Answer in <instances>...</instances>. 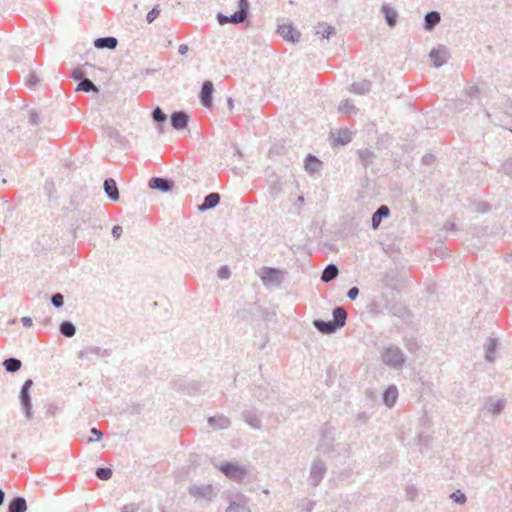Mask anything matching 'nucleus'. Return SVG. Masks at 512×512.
Returning <instances> with one entry per match:
<instances>
[{
	"instance_id": "nucleus-25",
	"label": "nucleus",
	"mask_w": 512,
	"mask_h": 512,
	"mask_svg": "<svg viewBox=\"0 0 512 512\" xmlns=\"http://www.w3.org/2000/svg\"><path fill=\"white\" fill-rule=\"evenodd\" d=\"M322 162L314 155L309 154L305 159V170L309 174L317 173L322 169Z\"/></svg>"
},
{
	"instance_id": "nucleus-40",
	"label": "nucleus",
	"mask_w": 512,
	"mask_h": 512,
	"mask_svg": "<svg viewBox=\"0 0 512 512\" xmlns=\"http://www.w3.org/2000/svg\"><path fill=\"white\" fill-rule=\"evenodd\" d=\"M339 112L343 114H355L357 112V108L353 104V102L349 99H345L340 102L338 106Z\"/></svg>"
},
{
	"instance_id": "nucleus-15",
	"label": "nucleus",
	"mask_w": 512,
	"mask_h": 512,
	"mask_svg": "<svg viewBox=\"0 0 512 512\" xmlns=\"http://www.w3.org/2000/svg\"><path fill=\"white\" fill-rule=\"evenodd\" d=\"M353 133L349 129H339L331 132L334 146H344L352 141Z\"/></svg>"
},
{
	"instance_id": "nucleus-17",
	"label": "nucleus",
	"mask_w": 512,
	"mask_h": 512,
	"mask_svg": "<svg viewBox=\"0 0 512 512\" xmlns=\"http://www.w3.org/2000/svg\"><path fill=\"white\" fill-rule=\"evenodd\" d=\"M170 120L174 129L182 130L187 127L189 116L185 111H176L172 113Z\"/></svg>"
},
{
	"instance_id": "nucleus-13",
	"label": "nucleus",
	"mask_w": 512,
	"mask_h": 512,
	"mask_svg": "<svg viewBox=\"0 0 512 512\" xmlns=\"http://www.w3.org/2000/svg\"><path fill=\"white\" fill-rule=\"evenodd\" d=\"M277 31L280 36L292 43L299 42L301 37L300 32L290 24L279 25Z\"/></svg>"
},
{
	"instance_id": "nucleus-12",
	"label": "nucleus",
	"mask_w": 512,
	"mask_h": 512,
	"mask_svg": "<svg viewBox=\"0 0 512 512\" xmlns=\"http://www.w3.org/2000/svg\"><path fill=\"white\" fill-rule=\"evenodd\" d=\"M248 498L242 494H237L233 500L230 501L226 512H251L248 506Z\"/></svg>"
},
{
	"instance_id": "nucleus-23",
	"label": "nucleus",
	"mask_w": 512,
	"mask_h": 512,
	"mask_svg": "<svg viewBox=\"0 0 512 512\" xmlns=\"http://www.w3.org/2000/svg\"><path fill=\"white\" fill-rule=\"evenodd\" d=\"M94 45L98 49H115L118 45L117 38L113 36L99 37L94 41Z\"/></svg>"
},
{
	"instance_id": "nucleus-18",
	"label": "nucleus",
	"mask_w": 512,
	"mask_h": 512,
	"mask_svg": "<svg viewBox=\"0 0 512 512\" xmlns=\"http://www.w3.org/2000/svg\"><path fill=\"white\" fill-rule=\"evenodd\" d=\"M207 422L214 430L227 429L231 425L230 419L222 414L209 417Z\"/></svg>"
},
{
	"instance_id": "nucleus-10",
	"label": "nucleus",
	"mask_w": 512,
	"mask_h": 512,
	"mask_svg": "<svg viewBox=\"0 0 512 512\" xmlns=\"http://www.w3.org/2000/svg\"><path fill=\"white\" fill-rule=\"evenodd\" d=\"M242 419L247 423L252 429L260 430L262 428V420L258 413V410L255 408H247L242 411Z\"/></svg>"
},
{
	"instance_id": "nucleus-6",
	"label": "nucleus",
	"mask_w": 512,
	"mask_h": 512,
	"mask_svg": "<svg viewBox=\"0 0 512 512\" xmlns=\"http://www.w3.org/2000/svg\"><path fill=\"white\" fill-rule=\"evenodd\" d=\"M32 385H33V381L31 379H27L23 383V385L21 387V391H20L21 406L24 410L25 417L27 420H31L33 417L32 401H31V396H30V389H31Z\"/></svg>"
},
{
	"instance_id": "nucleus-34",
	"label": "nucleus",
	"mask_w": 512,
	"mask_h": 512,
	"mask_svg": "<svg viewBox=\"0 0 512 512\" xmlns=\"http://www.w3.org/2000/svg\"><path fill=\"white\" fill-rule=\"evenodd\" d=\"M336 30L333 26L328 25L327 23H319L315 34L321 37L322 39H329L331 35H334Z\"/></svg>"
},
{
	"instance_id": "nucleus-59",
	"label": "nucleus",
	"mask_w": 512,
	"mask_h": 512,
	"mask_svg": "<svg viewBox=\"0 0 512 512\" xmlns=\"http://www.w3.org/2000/svg\"><path fill=\"white\" fill-rule=\"evenodd\" d=\"M435 157L432 154H426L422 157V163L430 165L434 161Z\"/></svg>"
},
{
	"instance_id": "nucleus-5",
	"label": "nucleus",
	"mask_w": 512,
	"mask_h": 512,
	"mask_svg": "<svg viewBox=\"0 0 512 512\" xmlns=\"http://www.w3.org/2000/svg\"><path fill=\"white\" fill-rule=\"evenodd\" d=\"M260 278L265 286L273 285L279 287L284 280V272L272 267H263L260 272Z\"/></svg>"
},
{
	"instance_id": "nucleus-35",
	"label": "nucleus",
	"mask_w": 512,
	"mask_h": 512,
	"mask_svg": "<svg viewBox=\"0 0 512 512\" xmlns=\"http://www.w3.org/2000/svg\"><path fill=\"white\" fill-rule=\"evenodd\" d=\"M3 366L8 373H16L21 369L22 362L17 358L9 357L3 361Z\"/></svg>"
},
{
	"instance_id": "nucleus-47",
	"label": "nucleus",
	"mask_w": 512,
	"mask_h": 512,
	"mask_svg": "<svg viewBox=\"0 0 512 512\" xmlns=\"http://www.w3.org/2000/svg\"><path fill=\"white\" fill-rule=\"evenodd\" d=\"M59 407L55 403H50L46 406V417L51 418L57 414Z\"/></svg>"
},
{
	"instance_id": "nucleus-27",
	"label": "nucleus",
	"mask_w": 512,
	"mask_h": 512,
	"mask_svg": "<svg viewBox=\"0 0 512 512\" xmlns=\"http://www.w3.org/2000/svg\"><path fill=\"white\" fill-rule=\"evenodd\" d=\"M441 20L440 13L438 11H430L426 13L424 17V27L426 30L431 31L439 24Z\"/></svg>"
},
{
	"instance_id": "nucleus-52",
	"label": "nucleus",
	"mask_w": 512,
	"mask_h": 512,
	"mask_svg": "<svg viewBox=\"0 0 512 512\" xmlns=\"http://www.w3.org/2000/svg\"><path fill=\"white\" fill-rule=\"evenodd\" d=\"M314 506H315V502L312 501V500H304L303 504H302V510H304L305 512H312V510L314 509Z\"/></svg>"
},
{
	"instance_id": "nucleus-29",
	"label": "nucleus",
	"mask_w": 512,
	"mask_h": 512,
	"mask_svg": "<svg viewBox=\"0 0 512 512\" xmlns=\"http://www.w3.org/2000/svg\"><path fill=\"white\" fill-rule=\"evenodd\" d=\"M371 87H372V82L370 80L364 79L359 82H354L351 85L350 91L355 94L364 95V94H367L368 92H370Z\"/></svg>"
},
{
	"instance_id": "nucleus-7",
	"label": "nucleus",
	"mask_w": 512,
	"mask_h": 512,
	"mask_svg": "<svg viewBox=\"0 0 512 512\" xmlns=\"http://www.w3.org/2000/svg\"><path fill=\"white\" fill-rule=\"evenodd\" d=\"M327 472L326 464L321 459H315L310 468L309 483L312 487H317Z\"/></svg>"
},
{
	"instance_id": "nucleus-61",
	"label": "nucleus",
	"mask_w": 512,
	"mask_h": 512,
	"mask_svg": "<svg viewBox=\"0 0 512 512\" xmlns=\"http://www.w3.org/2000/svg\"><path fill=\"white\" fill-rule=\"evenodd\" d=\"M21 322L24 327L29 328L32 326V319L28 316L22 317Z\"/></svg>"
},
{
	"instance_id": "nucleus-2",
	"label": "nucleus",
	"mask_w": 512,
	"mask_h": 512,
	"mask_svg": "<svg viewBox=\"0 0 512 512\" xmlns=\"http://www.w3.org/2000/svg\"><path fill=\"white\" fill-rule=\"evenodd\" d=\"M188 492L196 502L209 503L217 496L219 489L212 484L195 483L189 486Z\"/></svg>"
},
{
	"instance_id": "nucleus-22",
	"label": "nucleus",
	"mask_w": 512,
	"mask_h": 512,
	"mask_svg": "<svg viewBox=\"0 0 512 512\" xmlns=\"http://www.w3.org/2000/svg\"><path fill=\"white\" fill-rule=\"evenodd\" d=\"M314 327L323 334H332L338 330V327L333 321H324L321 319H315L313 321Z\"/></svg>"
},
{
	"instance_id": "nucleus-21",
	"label": "nucleus",
	"mask_w": 512,
	"mask_h": 512,
	"mask_svg": "<svg viewBox=\"0 0 512 512\" xmlns=\"http://www.w3.org/2000/svg\"><path fill=\"white\" fill-rule=\"evenodd\" d=\"M104 191L109 199L112 201L119 200V190L116 181L112 178H107L103 184Z\"/></svg>"
},
{
	"instance_id": "nucleus-31",
	"label": "nucleus",
	"mask_w": 512,
	"mask_h": 512,
	"mask_svg": "<svg viewBox=\"0 0 512 512\" xmlns=\"http://www.w3.org/2000/svg\"><path fill=\"white\" fill-rule=\"evenodd\" d=\"M268 184L269 194L274 198L279 196L280 193L282 192V184L280 182L279 177L276 174H273L272 176L269 177Z\"/></svg>"
},
{
	"instance_id": "nucleus-8",
	"label": "nucleus",
	"mask_w": 512,
	"mask_h": 512,
	"mask_svg": "<svg viewBox=\"0 0 512 512\" xmlns=\"http://www.w3.org/2000/svg\"><path fill=\"white\" fill-rule=\"evenodd\" d=\"M334 437L332 429L325 424L321 428V439L318 444V450L324 454L331 453L333 451Z\"/></svg>"
},
{
	"instance_id": "nucleus-58",
	"label": "nucleus",
	"mask_w": 512,
	"mask_h": 512,
	"mask_svg": "<svg viewBox=\"0 0 512 512\" xmlns=\"http://www.w3.org/2000/svg\"><path fill=\"white\" fill-rule=\"evenodd\" d=\"M369 419H370V415L367 412L363 411V412H359L357 414V420L362 423H366Z\"/></svg>"
},
{
	"instance_id": "nucleus-30",
	"label": "nucleus",
	"mask_w": 512,
	"mask_h": 512,
	"mask_svg": "<svg viewBox=\"0 0 512 512\" xmlns=\"http://www.w3.org/2000/svg\"><path fill=\"white\" fill-rule=\"evenodd\" d=\"M27 504L25 498L14 497L8 504V512H26Z\"/></svg>"
},
{
	"instance_id": "nucleus-39",
	"label": "nucleus",
	"mask_w": 512,
	"mask_h": 512,
	"mask_svg": "<svg viewBox=\"0 0 512 512\" xmlns=\"http://www.w3.org/2000/svg\"><path fill=\"white\" fill-rule=\"evenodd\" d=\"M76 91H83V92H99L98 87L88 78L82 79L77 88Z\"/></svg>"
},
{
	"instance_id": "nucleus-43",
	"label": "nucleus",
	"mask_w": 512,
	"mask_h": 512,
	"mask_svg": "<svg viewBox=\"0 0 512 512\" xmlns=\"http://www.w3.org/2000/svg\"><path fill=\"white\" fill-rule=\"evenodd\" d=\"M450 498L457 504L463 505L467 498L466 495L461 490H456L455 492L451 493Z\"/></svg>"
},
{
	"instance_id": "nucleus-56",
	"label": "nucleus",
	"mask_w": 512,
	"mask_h": 512,
	"mask_svg": "<svg viewBox=\"0 0 512 512\" xmlns=\"http://www.w3.org/2000/svg\"><path fill=\"white\" fill-rule=\"evenodd\" d=\"M90 432L96 436L95 441H99L103 436L102 432L95 427L91 428ZM93 441H94V439H92V438L88 439V442H93Z\"/></svg>"
},
{
	"instance_id": "nucleus-45",
	"label": "nucleus",
	"mask_w": 512,
	"mask_h": 512,
	"mask_svg": "<svg viewBox=\"0 0 512 512\" xmlns=\"http://www.w3.org/2000/svg\"><path fill=\"white\" fill-rule=\"evenodd\" d=\"M160 14V9H159V6L156 5L155 7H153L148 13H147V16H146V20L148 23H152Z\"/></svg>"
},
{
	"instance_id": "nucleus-49",
	"label": "nucleus",
	"mask_w": 512,
	"mask_h": 512,
	"mask_svg": "<svg viewBox=\"0 0 512 512\" xmlns=\"http://www.w3.org/2000/svg\"><path fill=\"white\" fill-rule=\"evenodd\" d=\"M501 169L506 175L512 176V157L501 165Z\"/></svg>"
},
{
	"instance_id": "nucleus-16",
	"label": "nucleus",
	"mask_w": 512,
	"mask_h": 512,
	"mask_svg": "<svg viewBox=\"0 0 512 512\" xmlns=\"http://www.w3.org/2000/svg\"><path fill=\"white\" fill-rule=\"evenodd\" d=\"M214 91V86L211 81H205L202 84L201 92H200V100L204 107L210 108L212 106V95Z\"/></svg>"
},
{
	"instance_id": "nucleus-11",
	"label": "nucleus",
	"mask_w": 512,
	"mask_h": 512,
	"mask_svg": "<svg viewBox=\"0 0 512 512\" xmlns=\"http://www.w3.org/2000/svg\"><path fill=\"white\" fill-rule=\"evenodd\" d=\"M148 186L152 190H159L167 193L172 191L174 188V181L169 178L152 177L148 182Z\"/></svg>"
},
{
	"instance_id": "nucleus-33",
	"label": "nucleus",
	"mask_w": 512,
	"mask_h": 512,
	"mask_svg": "<svg viewBox=\"0 0 512 512\" xmlns=\"http://www.w3.org/2000/svg\"><path fill=\"white\" fill-rule=\"evenodd\" d=\"M338 273H339V269L335 264H333V263L328 264L322 271L321 280L324 283H328V282L334 280L338 276Z\"/></svg>"
},
{
	"instance_id": "nucleus-48",
	"label": "nucleus",
	"mask_w": 512,
	"mask_h": 512,
	"mask_svg": "<svg viewBox=\"0 0 512 512\" xmlns=\"http://www.w3.org/2000/svg\"><path fill=\"white\" fill-rule=\"evenodd\" d=\"M406 348L409 352L416 353L419 350L420 346L415 339L411 338L407 340Z\"/></svg>"
},
{
	"instance_id": "nucleus-9",
	"label": "nucleus",
	"mask_w": 512,
	"mask_h": 512,
	"mask_svg": "<svg viewBox=\"0 0 512 512\" xmlns=\"http://www.w3.org/2000/svg\"><path fill=\"white\" fill-rule=\"evenodd\" d=\"M449 50L444 45H438L433 48L429 53V58L434 67L439 68L443 66L449 59Z\"/></svg>"
},
{
	"instance_id": "nucleus-41",
	"label": "nucleus",
	"mask_w": 512,
	"mask_h": 512,
	"mask_svg": "<svg viewBox=\"0 0 512 512\" xmlns=\"http://www.w3.org/2000/svg\"><path fill=\"white\" fill-rule=\"evenodd\" d=\"M505 407V400L504 399H498L497 401L495 402H492L490 405H489V412H491L493 415H498L502 412V410L504 409Z\"/></svg>"
},
{
	"instance_id": "nucleus-3",
	"label": "nucleus",
	"mask_w": 512,
	"mask_h": 512,
	"mask_svg": "<svg viewBox=\"0 0 512 512\" xmlns=\"http://www.w3.org/2000/svg\"><path fill=\"white\" fill-rule=\"evenodd\" d=\"M249 11V2L248 0H238V10L234 12L230 16H226L222 13L217 14V21L220 25H224L227 23L239 24L243 23Z\"/></svg>"
},
{
	"instance_id": "nucleus-19",
	"label": "nucleus",
	"mask_w": 512,
	"mask_h": 512,
	"mask_svg": "<svg viewBox=\"0 0 512 512\" xmlns=\"http://www.w3.org/2000/svg\"><path fill=\"white\" fill-rule=\"evenodd\" d=\"M220 195L217 192L209 193L205 196L202 204L198 206V210L201 212L215 208L220 203Z\"/></svg>"
},
{
	"instance_id": "nucleus-62",
	"label": "nucleus",
	"mask_w": 512,
	"mask_h": 512,
	"mask_svg": "<svg viewBox=\"0 0 512 512\" xmlns=\"http://www.w3.org/2000/svg\"><path fill=\"white\" fill-rule=\"evenodd\" d=\"M189 50V47L187 44H181L179 46V49H178V52L181 54V55H185Z\"/></svg>"
},
{
	"instance_id": "nucleus-1",
	"label": "nucleus",
	"mask_w": 512,
	"mask_h": 512,
	"mask_svg": "<svg viewBox=\"0 0 512 512\" xmlns=\"http://www.w3.org/2000/svg\"><path fill=\"white\" fill-rule=\"evenodd\" d=\"M381 361L386 366L399 370L404 366L406 359L398 346L390 344L381 352Z\"/></svg>"
},
{
	"instance_id": "nucleus-28",
	"label": "nucleus",
	"mask_w": 512,
	"mask_h": 512,
	"mask_svg": "<svg viewBox=\"0 0 512 512\" xmlns=\"http://www.w3.org/2000/svg\"><path fill=\"white\" fill-rule=\"evenodd\" d=\"M498 347V340L493 337H489L485 346V360L489 363L495 361V352Z\"/></svg>"
},
{
	"instance_id": "nucleus-44",
	"label": "nucleus",
	"mask_w": 512,
	"mask_h": 512,
	"mask_svg": "<svg viewBox=\"0 0 512 512\" xmlns=\"http://www.w3.org/2000/svg\"><path fill=\"white\" fill-rule=\"evenodd\" d=\"M51 303L55 308H61L64 305V296L61 293H55L51 296Z\"/></svg>"
},
{
	"instance_id": "nucleus-53",
	"label": "nucleus",
	"mask_w": 512,
	"mask_h": 512,
	"mask_svg": "<svg viewBox=\"0 0 512 512\" xmlns=\"http://www.w3.org/2000/svg\"><path fill=\"white\" fill-rule=\"evenodd\" d=\"M71 77L74 79V80H79V82L82 80V79H85L86 77H84V73L83 71L80 69V68H76L72 71V74H71Z\"/></svg>"
},
{
	"instance_id": "nucleus-24",
	"label": "nucleus",
	"mask_w": 512,
	"mask_h": 512,
	"mask_svg": "<svg viewBox=\"0 0 512 512\" xmlns=\"http://www.w3.org/2000/svg\"><path fill=\"white\" fill-rule=\"evenodd\" d=\"M397 398H398V389L395 385H390L384 392L383 394V402L384 404L389 407V408H392L396 401H397Z\"/></svg>"
},
{
	"instance_id": "nucleus-20",
	"label": "nucleus",
	"mask_w": 512,
	"mask_h": 512,
	"mask_svg": "<svg viewBox=\"0 0 512 512\" xmlns=\"http://www.w3.org/2000/svg\"><path fill=\"white\" fill-rule=\"evenodd\" d=\"M390 215V209L386 205H381L378 207V209L373 213L372 219H371V226L374 230H376L380 224L381 221L384 218H387Z\"/></svg>"
},
{
	"instance_id": "nucleus-51",
	"label": "nucleus",
	"mask_w": 512,
	"mask_h": 512,
	"mask_svg": "<svg viewBox=\"0 0 512 512\" xmlns=\"http://www.w3.org/2000/svg\"><path fill=\"white\" fill-rule=\"evenodd\" d=\"M39 122H40L39 114L36 111L32 110L29 114V123L31 125H38Z\"/></svg>"
},
{
	"instance_id": "nucleus-36",
	"label": "nucleus",
	"mask_w": 512,
	"mask_h": 512,
	"mask_svg": "<svg viewBox=\"0 0 512 512\" xmlns=\"http://www.w3.org/2000/svg\"><path fill=\"white\" fill-rule=\"evenodd\" d=\"M357 154H358L360 162L362 163V165L364 167H367L370 164H372V162L375 158L374 152L368 148L358 150Z\"/></svg>"
},
{
	"instance_id": "nucleus-64",
	"label": "nucleus",
	"mask_w": 512,
	"mask_h": 512,
	"mask_svg": "<svg viewBox=\"0 0 512 512\" xmlns=\"http://www.w3.org/2000/svg\"><path fill=\"white\" fill-rule=\"evenodd\" d=\"M418 441H419V444H423V445H427L429 440L427 437L423 436L422 434H419L418 436Z\"/></svg>"
},
{
	"instance_id": "nucleus-54",
	"label": "nucleus",
	"mask_w": 512,
	"mask_h": 512,
	"mask_svg": "<svg viewBox=\"0 0 512 512\" xmlns=\"http://www.w3.org/2000/svg\"><path fill=\"white\" fill-rule=\"evenodd\" d=\"M359 295V289L356 286L351 287L347 292V297L350 300H355L357 296Z\"/></svg>"
},
{
	"instance_id": "nucleus-50",
	"label": "nucleus",
	"mask_w": 512,
	"mask_h": 512,
	"mask_svg": "<svg viewBox=\"0 0 512 512\" xmlns=\"http://www.w3.org/2000/svg\"><path fill=\"white\" fill-rule=\"evenodd\" d=\"M231 273H230V270L227 266H222L219 270H218V277L220 279H228L230 277Z\"/></svg>"
},
{
	"instance_id": "nucleus-57",
	"label": "nucleus",
	"mask_w": 512,
	"mask_h": 512,
	"mask_svg": "<svg viewBox=\"0 0 512 512\" xmlns=\"http://www.w3.org/2000/svg\"><path fill=\"white\" fill-rule=\"evenodd\" d=\"M466 93L470 96V97H474L476 96L478 93H479V89L477 86L473 85V86H469L466 88Z\"/></svg>"
},
{
	"instance_id": "nucleus-37",
	"label": "nucleus",
	"mask_w": 512,
	"mask_h": 512,
	"mask_svg": "<svg viewBox=\"0 0 512 512\" xmlns=\"http://www.w3.org/2000/svg\"><path fill=\"white\" fill-rule=\"evenodd\" d=\"M152 119L158 124L159 133H163L164 130L162 124L166 122L167 115L162 111L160 107H156L152 111Z\"/></svg>"
},
{
	"instance_id": "nucleus-32",
	"label": "nucleus",
	"mask_w": 512,
	"mask_h": 512,
	"mask_svg": "<svg viewBox=\"0 0 512 512\" xmlns=\"http://www.w3.org/2000/svg\"><path fill=\"white\" fill-rule=\"evenodd\" d=\"M382 12L384 14L385 21H386L387 25L391 28L394 27L397 23V16H398L396 10H394L388 4H384L382 6Z\"/></svg>"
},
{
	"instance_id": "nucleus-55",
	"label": "nucleus",
	"mask_w": 512,
	"mask_h": 512,
	"mask_svg": "<svg viewBox=\"0 0 512 512\" xmlns=\"http://www.w3.org/2000/svg\"><path fill=\"white\" fill-rule=\"evenodd\" d=\"M123 233V228L120 225H115L112 228V235L115 239H119Z\"/></svg>"
},
{
	"instance_id": "nucleus-46",
	"label": "nucleus",
	"mask_w": 512,
	"mask_h": 512,
	"mask_svg": "<svg viewBox=\"0 0 512 512\" xmlns=\"http://www.w3.org/2000/svg\"><path fill=\"white\" fill-rule=\"evenodd\" d=\"M418 496V490L414 485L408 486L406 488V497L411 500L415 501Z\"/></svg>"
},
{
	"instance_id": "nucleus-26",
	"label": "nucleus",
	"mask_w": 512,
	"mask_h": 512,
	"mask_svg": "<svg viewBox=\"0 0 512 512\" xmlns=\"http://www.w3.org/2000/svg\"><path fill=\"white\" fill-rule=\"evenodd\" d=\"M332 316V321L336 324L338 329L345 326L347 320V312L342 306H336L332 311Z\"/></svg>"
},
{
	"instance_id": "nucleus-14",
	"label": "nucleus",
	"mask_w": 512,
	"mask_h": 512,
	"mask_svg": "<svg viewBox=\"0 0 512 512\" xmlns=\"http://www.w3.org/2000/svg\"><path fill=\"white\" fill-rule=\"evenodd\" d=\"M92 355L104 358L110 355V351L107 349H102L101 347L98 346H89L78 352L79 359H89L90 356Z\"/></svg>"
},
{
	"instance_id": "nucleus-4",
	"label": "nucleus",
	"mask_w": 512,
	"mask_h": 512,
	"mask_svg": "<svg viewBox=\"0 0 512 512\" xmlns=\"http://www.w3.org/2000/svg\"><path fill=\"white\" fill-rule=\"evenodd\" d=\"M218 469L230 480L235 482H242L247 476L248 472L244 466L231 463L223 462L218 466Z\"/></svg>"
},
{
	"instance_id": "nucleus-60",
	"label": "nucleus",
	"mask_w": 512,
	"mask_h": 512,
	"mask_svg": "<svg viewBox=\"0 0 512 512\" xmlns=\"http://www.w3.org/2000/svg\"><path fill=\"white\" fill-rule=\"evenodd\" d=\"M489 209H490V205L488 203L481 202L478 204L477 210L480 212L484 213V212H487Z\"/></svg>"
},
{
	"instance_id": "nucleus-42",
	"label": "nucleus",
	"mask_w": 512,
	"mask_h": 512,
	"mask_svg": "<svg viewBox=\"0 0 512 512\" xmlns=\"http://www.w3.org/2000/svg\"><path fill=\"white\" fill-rule=\"evenodd\" d=\"M100 480H109L112 477V470L108 467H99L95 472Z\"/></svg>"
},
{
	"instance_id": "nucleus-38",
	"label": "nucleus",
	"mask_w": 512,
	"mask_h": 512,
	"mask_svg": "<svg viewBox=\"0 0 512 512\" xmlns=\"http://www.w3.org/2000/svg\"><path fill=\"white\" fill-rule=\"evenodd\" d=\"M60 333L65 337H73L76 334V327L71 321H63L59 325Z\"/></svg>"
},
{
	"instance_id": "nucleus-63",
	"label": "nucleus",
	"mask_w": 512,
	"mask_h": 512,
	"mask_svg": "<svg viewBox=\"0 0 512 512\" xmlns=\"http://www.w3.org/2000/svg\"><path fill=\"white\" fill-rule=\"evenodd\" d=\"M121 512H136V508L134 505H125Z\"/></svg>"
}]
</instances>
